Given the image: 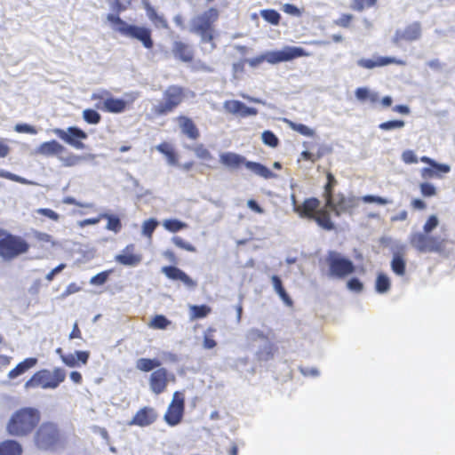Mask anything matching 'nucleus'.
Returning <instances> with one entry per match:
<instances>
[{
  "instance_id": "nucleus-1",
  "label": "nucleus",
  "mask_w": 455,
  "mask_h": 455,
  "mask_svg": "<svg viewBox=\"0 0 455 455\" xmlns=\"http://www.w3.org/2000/svg\"><path fill=\"white\" fill-rule=\"evenodd\" d=\"M327 182L323 187L322 196L324 207L319 208L320 201L316 197H309L301 204H297L296 197L291 196L293 211L302 219L314 220L322 229L331 231L336 228L331 220V211L336 217L342 214H352L358 206V200L355 196H347L342 192L335 193L334 189L338 180L331 172H326Z\"/></svg>"
},
{
  "instance_id": "nucleus-2",
  "label": "nucleus",
  "mask_w": 455,
  "mask_h": 455,
  "mask_svg": "<svg viewBox=\"0 0 455 455\" xmlns=\"http://www.w3.org/2000/svg\"><path fill=\"white\" fill-rule=\"evenodd\" d=\"M111 8L116 13L108 14L107 20L111 23L116 31L120 33L122 36L140 41L147 49L153 48L154 41L152 39V32L150 28L131 25L122 20L118 14L124 11L126 7L120 0H114L111 4Z\"/></svg>"
},
{
  "instance_id": "nucleus-3",
  "label": "nucleus",
  "mask_w": 455,
  "mask_h": 455,
  "mask_svg": "<svg viewBox=\"0 0 455 455\" xmlns=\"http://www.w3.org/2000/svg\"><path fill=\"white\" fill-rule=\"evenodd\" d=\"M41 420V412L34 407H23L12 413L6 425L7 433L23 438L35 433Z\"/></svg>"
},
{
  "instance_id": "nucleus-4",
  "label": "nucleus",
  "mask_w": 455,
  "mask_h": 455,
  "mask_svg": "<svg viewBox=\"0 0 455 455\" xmlns=\"http://www.w3.org/2000/svg\"><path fill=\"white\" fill-rule=\"evenodd\" d=\"M33 443L39 451H55L64 447L65 437L57 422L47 420L36 427Z\"/></svg>"
},
{
  "instance_id": "nucleus-5",
  "label": "nucleus",
  "mask_w": 455,
  "mask_h": 455,
  "mask_svg": "<svg viewBox=\"0 0 455 455\" xmlns=\"http://www.w3.org/2000/svg\"><path fill=\"white\" fill-rule=\"evenodd\" d=\"M30 244L22 236L0 228V258L11 261L29 251Z\"/></svg>"
},
{
  "instance_id": "nucleus-6",
  "label": "nucleus",
  "mask_w": 455,
  "mask_h": 455,
  "mask_svg": "<svg viewBox=\"0 0 455 455\" xmlns=\"http://www.w3.org/2000/svg\"><path fill=\"white\" fill-rule=\"evenodd\" d=\"M36 155L44 157H57L65 167L77 165L84 157L76 155L67 149L62 144L55 140L41 143L35 150Z\"/></svg>"
},
{
  "instance_id": "nucleus-7",
  "label": "nucleus",
  "mask_w": 455,
  "mask_h": 455,
  "mask_svg": "<svg viewBox=\"0 0 455 455\" xmlns=\"http://www.w3.org/2000/svg\"><path fill=\"white\" fill-rule=\"evenodd\" d=\"M219 17V10L216 7H211L192 20L190 31L199 35L202 42L211 43L214 39V23Z\"/></svg>"
},
{
  "instance_id": "nucleus-8",
  "label": "nucleus",
  "mask_w": 455,
  "mask_h": 455,
  "mask_svg": "<svg viewBox=\"0 0 455 455\" xmlns=\"http://www.w3.org/2000/svg\"><path fill=\"white\" fill-rule=\"evenodd\" d=\"M309 53L301 47L285 46L280 51L267 52L248 60V64L251 68H256L264 61L269 64H277L280 62L290 61L299 57H307Z\"/></svg>"
},
{
  "instance_id": "nucleus-9",
  "label": "nucleus",
  "mask_w": 455,
  "mask_h": 455,
  "mask_svg": "<svg viewBox=\"0 0 455 455\" xmlns=\"http://www.w3.org/2000/svg\"><path fill=\"white\" fill-rule=\"evenodd\" d=\"M186 99V89L180 85H170L163 92L162 100L153 107L152 112L156 116H166L175 111Z\"/></svg>"
},
{
  "instance_id": "nucleus-10",
  "label": "nucleus",
  "mask_w": 455,
  "mask_h": 455,
  "mask_svg": "<svg viewBox=\"0 0 455 455\" xmlns=\"http://www.w3.org/2000/svg\"><path fill=\"white\" fill-rule=\"evenodd\" d=\"M328 275L331 278L344 279L355 271L354 262L336 251H329L325 257Z\"/></svg>"
},
{
  "instance_id": "nucleus-11",
  "label": "nucleus",
  "mask_w": 455,
  "mask_h": 455,
  "mask_svg": "<svg viewBox=\"0 0 455 455\" xmlns=\"http://www.w3.org/2000/svg\"><path fill=\"white\" fill-rule=\"evenodd\" d=\"M66 372L61 368H55L52 372L47 370H42L36 372L25 384L27 388L37 387L56 388L65 380Z\"/></svg>"
},
{
  "instance_id": "nucleus-12",
  "label": "nucleus",
  "mask_w": 455,
  "mask_h": 455,
  "mask_svg": "<svg viewBox=\"0 0 455 455\" xmlns=\"http://www.w3.org/2000/svg\"><path fill=\"white\" fill-rule=\"evenodd\" d=\"M445 239L430 235L427 233L416 232L410 237V244L422 253H441L445 249Z\"/></svg>"
},
{
  "instance_id": "nucleus-13",
  "label": "nucleus",
  "mask_w": 455,
  "mask_h": 455,
  "mask_svg": "<svg viewBox=\"0 0 455 455\" xmlns=\"http://www.w3.org/2000/svg\"><path fill=\"white\" fill-rule=\"evenodd\" d=\"M91 99L96 101L95 108L97 109L113 114L124 112L128 105L124 100L113 97L108 90L92 93Z\"/></svg>"
},
{
  "instance_id": "nucleus-14",
  "label": "nucleus",
  "mask_w": 455,
  "mask_h": 455,
  "mask_svg": "<svg viewBox=\"0 0 455 455\" xmlns=\"http://www.w3.org/2000/svg\"><path fill=\"white\" fill-rule=\"evenodd\" d=\"M185 397L183 393L176 391L173 393L172 399L168 405L167 411L164 415V419L170 427L179 425L184 417Z\"/></svg>"
},
{
  "instance_id": "nucleus-15",
  "label": "nucleus",
  "mask_w": 455,
  "mask_h": 455,
  "mask_svg": "<svg viewBox=\"0 0 455 455\" xmlns=\"http://www.w3.org/2000/svg\"><path fill=\"white\" fill-rule=\"evenodd\" d=\"M175 381V375L170 372L166 368L161 366L153 371L148 378L149 388L155 395L164 393L167 389L169 383Z\"/></svg>"
},
{
  "instance_id": "nucleus-16",
  "label": "nucleus",
  "mask_w": 455,
  "mask_h": 455,
  "mask_svg": "<svg viewBox=\"0 0 455 455\" xmlns=\"http://www.w3.org/2000/svg\"><path fill=\"white\" fill-rule=\"evenodd\" d=\"M53 133L61 140L76 149H84L85 148L82 140L87 138V134L78 127L70 126L67 131L56 128L53 130Z\"/></svg>"
},
{
  "instance_id": "nucleus-17",
  "label": "nucleus",
  "mask_w": 455,
  "mask_h": 455,
  "mask_svg": "<svg viewBox=\"0 0 455 455\" xmlns=\"http://www.w3.org/2000/svg\"><path fill=\"white\" fill-rule=\"evenodd\" d=\"M421 34V24L419 21H414L403 29H397L392 41L395 44H400L403 42H413L419 40Z\"/></svg>"
},
{
  "instance_id": "nucleus-18",
  "label": "nucleus",
  "mask_w": 455,
  "mask_h": 455,
  "mask_svg": "<svg viewBox=\"0 0 455 455\" xmlns=\"http://www.w3.org/2000/svg\"><path fill=\"white\" fill-rule=\"evenodd\" d=\"M158 418L156 410L151 406H144L137 411L128 426H137L140 427H148L154 424Z\"/></svg>"
},
{
  "instance_id": "nucleus-19",
  "label": "nucleus",
  "mask_w": 455,
  "mask_h": 455,
  "mask_svg": "<svg viewBox=\"0 0 455 455\" xmlns=\"http://www.w3.org/2000/svg\"><path fill=\"white\" fill-rule=\"evenodd\" d=\"M162 272L166 275L167 278L173 281L179 280L182 282L188 288L193 289L196 286V282L177 267L165 266L162 268Z\"/></svg>"
},
{
  "instance_id": "nucleus-20",
  "label": "nucleus",
  "mask_w": 455,
  "mask_h": 455,
  "mask_svg": "<svg viewBox=\"0 0 455 455\" xmlns=\"http://www.w3.org/2000/svg\"><path fill=\"white\" fill-rule=\"evenodd\" d=\"M224 108L228 112L233 115H239L242 117L256 116L258 113L256 108L247 107L242 101L235 100H227L224 103Z\"/></svg>"
},
{
  "instance_id": "nucleus-21",
  "label": "nucleus",
  "mask_w": 455,
  "mask_h": 455,
  "mask_svg": "<svg viewBox=\"0 0 455 455\" xmlns=\"http://www.w3.org/2000/svg\"><path fill=\"white\" fill-rule=\"evenodd\" d=\"M389 64H396L399 66L405 65V61L403 60H397L393 57H379L377 60L362 59L358 61V65L362 68L371 69L376 67H382Z\"/></svg>"
},
{
  "instance_id": "nucleus-22",
  "label": "nucleus",
  "mask_w": 455,
  "mask_h": 455,
  "mask_svg": "<svg viewBox=\"0 0 455 455\" xmlns=\"http://www.w3.org/2000/svg\"><path fill=\"white\" fill-rule=\"evenodd\" d=\"M172 53L180 60L189 63L194 60V51L189 44L182 41H175L172 45Z\"/></svg>"
},
{
  "instance_id": "nucleus-23",
  "label": "nucleus",
  "mask_w": 455,
  "mask_h": 455,
  "mask_svg": "<svg viewBox=\"0 0 455 455\" xmlns=\"http://www.w3.org/2000/svg\"><path fill=\"white\" fill-rule=\"evenodd\" d=\"M134 245L129 244L127 245L123 252L116 257V260L124 266L135 267L141 262V255L135 254L134 252Z\"/></svg>"
},
{
  "instance_id": "nucleus-24",
  "label": "nucleus",
  "mask_w": 455,
  "mask_h": 455,
  "mask_svg": "<svg viewBox=\"0 0 455 455\" xmlns=\"http://www.w3.org/2000/svg\"><path fill=\"white\" fill-rule=\"evenodd\" d=\"M181 132L192 140H196L200 137V132L193 120L185 116H180L177 118Z\"/></svg>"
},
{
  "instance_id": "nucleus-25",
  "label": "nucleus",
  "mask_w": 455,
  "mask_h": 455,
  "mask_svg": "<svg viewBox=\"0 0 455 455\" xmlns=\"http://www.w3.org/2000/svg\"><path fill=\"white\" fill-rule=\"evenodd\" d=\"M220 160L222 164L233 169L240 168L242 165L245 166L248 162L245 157L233 152L221 154Z\"/></svg>"
},
{
  "instance_id": "nucleus-26",
  "label": "nucleus",
  "mask_w": 455,
  "mask_h": 455,
  "mask_svg": "<svg viewBox=\"0 0 455 455\" xmlns=\"http://www.w3.org/2000/svg\"><path fill=\"white\" fill-rule=\"evenodd\" d=\"M22 445L16 440L7 439L0 442V455H22Z\"/></svg>"
},
{
  "instance_id": "nucleus-27",
  "label": "nucleus",
  "mask_w": 455,
  "mask_h": 455,
  "mask_svg": "<svg viewBox=\"0 0 455 455\" xmlns=\"http://www.w3.org/2000/svg\"><path fill=\"white\" fill-rule=\"evenodd\" d=\"M156 149H157V151H159L161 154H163L165 156L169 164H171V165L178 164L179 156H178L176 150L174 149V148L172 147V145L164 141V142H162L159 145H157Z\"/></svg>"
},
{
  "instance_id": "nucleus-28",
  "label": "nucleus",
  "mask_w": 455,
  "mask_h": 455,
  "mask_svg": "<svg viewBox=\"0 0 455 455\" xmlns=\"http://www.w3.org/2000/svg\"><path fill=\"white\" fill-rule=\"evenodd\" d=\"M37 363L36 358L29 357L25 359L24 361L20 362L16 365L15 368H13L12 371H9L8 377L10 379H15L16 377L23 374L30 368L34 367Z\"/></svg>"
},
{
  "instance_id": "nucleus-29",
  "label": "nucleus",
  "mask_w": 455,
  "mask_h": 455,
  "mask_svg": "<svg viewBox=\"0 0 455 455\" xmlns=\"http://www.w3.org/2000/svg\"><path fill=\"white\" fill-rule=\"evenodd\" d=\"M245 167L266 180L275 177V173H273L270 169L259 163L248 161L245 164Z\"/></svg>"
},
{
  "instance_id": "nucleus-30",
  "label": "nucleus",
  "mask_w": 455,
  "mask_h": 455,
  "mask_svg": "<svg viewBox=\"0 0 455 455\" xmlns=\"http://www.w3.org/2000/svg\"><path fill=\"white\" fill-rule=\"evenodd\" d=\"M162 365V362L157 358H140L136 362L137 370L142 372H149Z\"/></svg>"
},
{
  "instance_id": "nucleus-31",
  "label": "nucleus",
  "mask_w": 455,
  "mask_h": 455,
  "mask_svg": "<svg viewBox=\"0 0 455 455\" xmlns=\"http://www.w3.org/2000/svg\"><path fill=\"white\" fill-rule=\"evenodd\" d=\"M355 97L358 100L364 102L370 101L371 104H375L379 100V94L377 92H371L366 87H359L355 92Z\"/></svg>"
},
{
  "instance_id": "nucleus-32",
  "label": "nucleus",
  "mask_w": 455,
  "mask_h": 455,
  "mask_svg": "<svg viewBox=\"0 0 455 455\" xmlns=\"http://www.w3.org/2000/svg\"><path fill=\"white\" fill-rule=\"evenodd\" d=\"M391 269L397 275H403L406 270V261L400 252H395L391 260Z\"/></svg>"
},
{
  "instance_id": "nucleus-33",
  "label": "nucleus",
  "mask_w": 455,
  "mask_h": 455,
  "mask_svg": "<svg viewBox=\"0 0 455 455\" xmlns=\"http://www.w3.org/2000/svg\"><path fill=\"white\" fill-rule=\"evenodd\" d=\"M272 283L274 286L275 291L277 292V294L280 296V298L283 299V301L288 305L291 306L292 304L291 299L286 292L285 289L283 286L282 281L279 276L273 275L271 277Z\"/></svg>"
},
{
  "instance_id": "nucleus-34",
  "label": "nucleus",
  "mask_w": 455,
  "mask_h": 455,
  "mask_svg": "<svg viewBox=\"0 0 455 455\" xmlns=\"http://www.w3.org/2000/svg\"><path fill=\"white\" fill-rule=\"evenodd\" d=\"M147 14H148V17L149 18V20L156 26V27H161L163 28H168L169 27V24H168V21L167 20L162 16V15H159L156 11L155 10V8L151 7V6H148L147 7Z\"/></svg>"
},
{
  "instance_id": "nucleus-35",
  "label": "nucleus",
  "mask_w": 455,
  "mask_h": 455,
  "mask_svg": "<svg viewBox=\"0 0 455 455\" xmlns=\"http://www.w3.org/2000/svg\"><path fill=\"white\" fill-rule=\"evenodd\" d=\"M101 219H106L108 220L107 223V229L114 231L115 233H117L122 228V223L120 219L116 215H111L108 213H103L100 215Z\"/></svg>"
},
{
  "instance_id": "nucleus-36",
  "label": "nucleus",
  "mask_w": 455,
  "mask_h": 455,
  "mask_svg": "<svg viewBox=\"0 0 455 455\" xmlns=\"http://www.w3.org/2000/svg\"><path fill=\"white\" fill-rule=\"evenodd\" d=\"M171 323L172 322L164 315H156L151 319L148 326L155 330H165Z\"/></svg>"
},
{
  "instance_id": "nucleus-37",
  "label": "nucleus",
  "mask_w": 455,
  "mask_h": 455,
  "mask_svg": "<svg viewBox=\"0 0 455 455\" xmlns=\"http://www.w3.org/2000/svg\"><path fill=\"white\" fill-rule=\"evenodd\" d=\"M261 17L272 25H278L280 23L281 15L274 9H266L260 12Z\"/></svg>"
},
{
  "instance_id": "nucleus-38",
  "label": "nucleus",
  "mask_w": 455,
  "mask_h": 455,
  "mask_svg": "<svg viewBox=\"0 0 455 455\" xmlns=\"http://www.w3.org/2000/svg\"><path fill=\"white\" fill-rule=\"evenodd\" d=\"M378 0H352L351 9L356 12H363L365 9L376 6Z\"/></svg>"
},
{
  "instance_id": "nucleus-39",
  "label": "nucleus",
  "mask_w": 455,
  "mask_h": 455,
  "mask_svg": "<svg viewBox=\"0 0 455 455\" xmlns=\"http://www.w3.org/2000/svg\"><path fill=\"white\" fill-rule=\"evenodd\" d=\"M375 289L379 293H385L390 289V280L384 274H379L376 279Z\"/></svg>"
},
{
  "instance_id": "nucleus-40",
  "label": "nucleus",
  "mask_w": 455,
  "mask_h": 455,
  "mask_svg": "<svg viewBox=\"0 0 455 455\" xmlns=\"http://www.w3.org/2000/svg\"><path fill=\"white\" fill-rule=\"evenodd\" d=\"M286 123L291 130L300 133L301 135L307 137H312L314 135V131L303 124H297L290 120H286Z\"/></svg>"
},
{
  "instance_id": "nucleus-41",
  "label": "nucleus",
  "mask_w": 455,
  "mask_h": 455,
  "mask_svg": "<svg viewBox=\"0 0 455 455\" xmlns=\"http://www.w3.org/2000/svg\"><path fill=\"white\" fill-rule=\"evenodd\" d=\"M83 118L90 124H97L101 120L100 115L95 109L92 108H86L83 111Z\"/></svg>"
},
{
  "instance_id": "nucleus-42",
  "label": "nucleus",
  "mask_w": 455,
  "mask_h": 455,
  "mask_svg": "<svg viewBox=\"0 0 455 455\" xmlns=\"http://www.w3.org/2000/svg\"><path fill=\"white\" fill-rule=\"evenodd\" d=\"M446 172L438 170L436 167H425L420 171L421 178L424 180H430L433 178H442Z\"/></svg>"
},
{
  "instance_id": "nucleus-43",
  "label": "nucleus",
  "mask_w": 455,
  "mask_h": 455,
  "mask_svg": "<svg viewBox=\"0 0 455 455\" xmlns=\"http://www.w3.org/2000/svg\"><path fill=\"white\" fill-rule=\"evenodd\" d=\"M193 318H204L211 312V307L207 305H195L190 307Z\"/></svg>"
},
{
  "instance_id": "nucleus-44",
  "label": "nucleus",
  "mask_w": 455,
  "mask_h": 455,
  "mask_svg": "<svg viewBox=\"0 0 455 455\" xmlns=\"http://www.w3.org/2000/svg\"><path fill=\"white\" fill-rule=\"evenodd\" d=\"M164 227L167 230L175 233L187 228V224L179 220L171 219L164 220Z\"/></svg>"
},
{
  "instance_id": "nucleus-45",
  "label": "nucleus",
  "mask_w": 455,
  "mask_h": 455,
  "mask_svg": "<svg viewBox=\"0 0 455 455\" xmlns=\"http://www.w3.org/2000/svg\"><path fill=\"white\" fill-rule=\"evenodd\" d=\"M193 151L196 157L204 161H210L212 159V156L211 152L204 147V144H198L194 148Z\"/></svg>"
},
{
  "instance_id": "nucleus-46",
  "label": "nucleus",
  "mask_w": 455,
  "mask_h": 455,
  "mask_svg": "<svg viewBox=\"0 0 455 455\" xmlns=\"http://www.w3.org/2000/svg\"><path fill=\"white\" fill-rule=\"evenodd\" d=\"M262 141L265 145H267L271 148H275L279 144V140L275 136V134L271 131H265L261 135Z\"/></svg>"
},
{
  "instance_id": "nucleus-47",
  "label": "nucleus",
  "mask_w": 455,
  "mask_h": 455,
  "mask_svg": "<svg viewBox=\"0 0 455 455\" xmlns=\"http://www.w3.org/2000/svg\"><path fill=\"white\" fill-rule=\"evenodd\" d=\"M275 351L276 347L273 344H269L258 352V358L259 360L267 361L273 358Z\"/></svg>"
},
{
  "instance_id": "nucleus-48",
  "label": "nucleus",
  "mask_w": 455,
  "mask_h": 455,
  "mask_svg": "<svg viewBox=\"0 0 455 455\" xmlns=\"http://www.w3.org/2000/svg\"><path fill=\"white\" fill-rule=\"evenodd\" d=\"M405 123L403 120H390L379 124V128L383 131H389L393 129H400L404 126Z\"/></svg>"
},
{
  "instance_id": "nucleus-49",
  "label": "nucleus",
  "mask_w": 455,
  "mask_h": 455,
  "mask_svg": "<svg viewBox=\"0 0 455 455\" xmlns=\"http://www.w3.org/2000/svg\"><path fill=\"white\" fill-rule=\"evenodd\" d=\"M420 161L422 163L428 164L431 167H436L438 170H441L443 172H449L451 171L450 165L445 164H438L435 160H433L432 158H430L428 156H422L420 158Z\"/></svg>"
},
{
  "instance_id": "nucleus-50",
  "label": "nucleus",
  "mask_w": 455,
  "mask_h": 455,
  "mask_svg": "<svg viewBox=\"0 0 455 455\" xmlns=\"http://www.w3.org/2000/svg\"><path fill=\"white\" fill-rule=\"evenodd\" d=\"M0 177L4 178L7 180H10L12 181H15L20 184H29L30 182L26 180L25 178H22L20 176H18L16 174H13L10 172L0 170Z\"/></svg>"
},
{
  "instance_id": "nucleus-51",
  "label": "nucleus",
  "mask_w": 455,
  "mask_h": 455,
  "mask_svg": "<svg viewBox=\"0 0 455 455\" xmlns=\"http://www.w3.org/2000/svg\"><path fill=\"white\" fill-rule=\"evenodd\" d=\"M111 270L102 271L92 276L90 280V283L93 285H102L107 282Z\"/></svg>"
},
{
  "instance_id": "nucleus-52",
  "label": "nucleus",
  "mask_w": 455,
  "mask_h": 455,
  "mask_svg": "<svg viewBox=\"0 0 455 455\" xmlns=\"http://www.w3.org/2000/svg\"><path fill=\"white\" fill-rule=\"evenodd\" d=\"M158 223L154 219H149L143 223V234L148 237H151Z\"/></svg>"
},
{
  "instance_id": "nucleus-53",
  "label": "nucleus",
  "mask_w": 455,
  "mask_h": 455,
  "mask_svg": "<svg viewBox=\"0 0 455 455\" xmlns=\"http://www.w3.org/2000/svg\"><path fill=\"white\" fill-rule=\"evenodd\" d=\"M172 242L179 248H181L183 250H186V251H191V252H195L196 251V247L193 244H191L190 243L186 242L185 240H183L180 236H174L172 238Z\"/></svg>"
},
{
  "instance_id": "nucleus-54",
  "label": "nucleus",
  "mask_w": 455,
  "mask_h": 455,
  "mask_svg": "<svg viewBox=\"0 0 455 455\" xmlns=\"http://www.w3.org/2000/svg\"><path fill=\"white\" fill-rule=\"evenodd\" d=\"M419 188L423 196L429 197L436 195V188L430 183L423 182Z\"/></svg>"
},
{
  "instance_id": "nucleus-55",
  "label": "nucleus",
  "mask_w": 455,
  "mask_h": 455,
  "mask_svg": "<svg viewBox=\"0 0 455 455\" xmlns=\"http://www.w3.org/2000/svg\"><path fill=\"white\" fill-rule=\"evenodd\" d=\"M14 131L19 133H28V134H36L37 130L28 124H17L14 127Z\"/></svg>"
},
{
  "instance_id": "nucleus-56",
  "label": "nucleus",
  "mask_w": 455,
  "mask_h": 455,
  "mask_svg": "<svg viewBox=\"0 0 455 455\" xmlns=\"http://www.w3.org/2000/svg\"><path fill=\"white\" fill-rule=\"evenodd\" d=\"M353 15L349 13L342 14L334 23L341 28H348L353 20Z\"/></svg>"
},
{
  "instance_id": "nucleus-57",
  "label": "nucleus",
  "mask_w": 455,
  "mask_h": 455,
  "mask_svg": "<svg viewBox=\"0 0 455 455\" xmlns=\"http://www.w3.org/2000/svg\"><path fill=\"white\" fill-rule=\"evenodd\" d=\"M34 237L40 243L55 244L52 236L47 233L35 231Z\"/></svg>"
},
{
  "instance_id": "nucleus-58",
  "label": "nucleus",
  "mask_w": 455,
  "mask_h": 455,
  "mask_svg": "<svg viewBox=\"0 0 455 455\" xmlns=\"http://www.w3.org/2000/svg\"><path fill=\"white\" fill-rule=\"evenodd\" d=\"M362 200L364 203H369V204L376 203L380 205H385V204H388V200H387L386 198H383V197L378 196H371V195H367V196H363Z\"/></svg>"
},
{
  "instance_id": "nucleus-59",
  "label": "nucleus",
  "mask_w": 455,
  "mask_h": 455,
  "mask_svg": "<svg viewBox=\"0 0 455 455\" xmlns=\"http://www.w3.org/2000/svg\"><path fill=\"white\" fill-rule=\"evenodd\" d=\"M37 213L45 216L54 221H58L60 219V215L49 208H40L37 210Z\"/></svg>"
},
{
  "instance_id": "nucleus-60",
  "label": "nucleus",
  "mask_w": 455,
  "mask_h": 455,
  "mask_svg": "<svg viewBox=\"0 0 455 455\" xmlns=\"http://www.w3.org/2000/svg\"><path fill=\"white\" fill-rule=\"evenodd\" d=\"M347 286L350 291H353L355 292H361L363 289V283L357 278H351L347 282Z\"/></svg>"
},
{
  "instance_id": "nucleus-61",
  "label": "nucleus",
  "mask_w": 455,
  "mask_h": 455,
  "mask_svg": "<svg viewBox=\"0 0 455 455\" xmlns=\"http://www.w3.org/2000/svg\"><path fill=\"white\" fill-rule=\"evenodd\" d=\"M283 11L290 15L299 17L302 14V12L294 4H285L283 6Z\"/></svg>"
},
{
  "instance_id": "nucleus-62",
  "label": "nucleus",
  "mask_w": 455,
  "mask_h": 455,
  "mask_svg": "<svg viewBox=\"0 0 455 455\" xmlns=\"http://www.w3.org/2000/svg\"><path fill=\"white\" fill-rule=\"evenodd\" d=\"M438 225V220L435 216H430L425 223L423 229L424 233L431 232Z\"/></svg>"
},
{
  "instance_id": "nucleus-63",
  "label": "nucleus",
  "mask_w": 455,
  "mask_h": 455,
  "mask_svg": "<svg viewBox=\"0 0 455 455\" xmlns=\"http://www.w3.org/2000/svg\"><path fill=\"white\" fill-rule=\"evenodd\" d=\"M402 158L405 164H416L418 158L412 150H406L403 153Z\"/></svg>"
},
{
  "instance_id": "nucleus-64",
  "label": "nucleus",
  "mask_w": 455,
  "mask_h": 455,
  "mask_svg": "<svg viewBox=\"0 0 455 455\" xmlns=\"http://www.w3.org/2000/svg\"><path fill=\"white\" fill-rule=\"evenodd\" d=\"M61 360L68 367L77 366V361L75 354L61 355Z\"/></svg>"
}]
</instances>
